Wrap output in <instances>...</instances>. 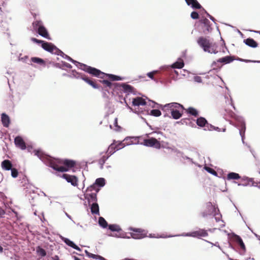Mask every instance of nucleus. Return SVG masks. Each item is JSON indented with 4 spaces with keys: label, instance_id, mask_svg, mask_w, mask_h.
<instances>
[{
    "label": "nucleus",
    "instance_id": "1",
    "mask_svg": "<svg viewBox=\"0 0 260 260\" xmlns=\"http://www.w3.org/2000/svg\"><path fill=\"white\" fill-rule=\"evenodd\" d=\"M34 152L40 159L58 172H67L76 165L73 160L52 158L40 150H35Z\"/></svg>",
    "mask_w": 260,
    "mask_h": 260
},
{
    "label": "nucleus",
    "instance_id": "2",
    "mask_svg": "<svg viewBox=\"0 0 260 260\" xmlns=\"http://www.w3.org/2000/svg\"><path fill=\"white\" fill-rule=\"evenodd\" d=\"M198 45L205 52L216 54L218 53L217 46L209 37H200L197 40Z\"/></svg>",
    "mask_w": 260,
    "mask_h": 260
},
{
    "label": "nucleus",
    "instance_id": "3",
    "mask_svg": "<svg viewBox=\"0 0 260 260\" xmlns=\"http://www.w3.org/2000/svg\"><path fill=\"white\" fill-rule=\"evenodd\" d=\"M161 109L164 111H170L173 118L178 119L182 116L184 107L177 103H171L164 105Z\"/></svg>",
    "mask_w": 260,
    "mask_h": 260
},
{
    "label": "nucleus",
    "instance_id": "4",
    "mask_svg": "<svg viewBox=\"0 0 260 260\" xmlns=\"http://www.w3.org/2000/svg\"><path fill=\"white\" fill-rule=\"evenodd\" d=\"M31 40L37 44H42V47L46 51L52 53L59 55L61 51L51 43L46 42L43 40H40L35 38H32Z\"/></svg>",
    "mask_w": 260,
    "mask_h": 260
},
{
    "label": "nucleus",
    "instance_id": "5",
    "mask_svg": "<svg viewBox=\"0 0 260 260\" xmlns=\"http://www.w3.org/2000/svg\"><path fill=\"white\" fill-rule=\"evenodd\" d=\"M98 190V189L95 188V184L91 185L86 189V192L84 194L85 198L87 199L89 203L96 202V193Z\"/></svg>",
    "mask_w": 260,
    "mask_h": 260
},
{
    "label": "nucleus",
    "instance_id": "6",
    "mask_svg": "<svg viewBox=\"0 0 260 260\" xmlns=\"http://www.w3.org/2000/svg\"><path fill=\"white\" fill-rule=\"evenodd\" d=\"M144 145L148 147H154L156 148L160 147L159 141L155 138L150 137L149 135H146V138L143 139L142 143Z\"/></svg>",
    "mask_w": 260,
    "mask_h": 260
},
{
    "label": "nucleus",
    "instance_id": "7",
    "mask_svg": "<svg viewBox=\"0 0 260 260\" xmlns=\"http://www.w3.org/2000/svg\"><path fill=\"white\" fill-rule=\"evenodd\" d=\"M84 70L89 74H90L95 77H100L102 79L106 78L105 73H103L100 70L90 66H87L86 65H84Z\"/></svg>",
    "mask_w": 260,
    "mask_h": 260
},
{
    "label": "nucleus",
    "instance_id": "8",
    "mask_svg": "<svg viewBox=\"0 0 260 260\" xmlns=\"http://www.w3.org/2000/svg\"><path fill=\"white\" fill-rule=\"evenodd\" d=\"M129 230L132 232L131 233V235L134 239H140L146 236V234L141 229L129 228Z\"/></svg>",
    "mask_w": 260,
    "mask_h": 260
},
{
    "label": "nucleus",
    "instance_id": "9",
    "mask_svg": "<svg viewBox=\"0 0 260 260\" xmlns=\"http://www.w3.org/2000/svg\"><path fill=\"white\" fill-rule=\"evenodd\" d=\"M216 212L215 207L211 202H209L206 203L205 209L201 214L203 217H207L208 215H211Z\"/></svg>",
    "mask_w": 260,
    "mask_h": 260
},
{
    "label": "nucleus",
    "instance_id": "10",
    "mask_svg": "<svg viewBox=\"0 0 260 260\" xmlns=\"http://www.w3.org/2000/svg\"><path fill=\"white\" fill-rule=\"evenodd\" d=\"M222 114L224 116V118L226 120L231 118L235 120H238V116L228 107L225 108Z\"/></svg>",
    "mask_w": 260,
    "mask_h": 260
},
{
    "label": "nucleus",
    "instance_id": "11",
    "mask_svg": "<svg viewBox=\"0 0 260 260\" xmlns=\"http://www.w3.org/2000/svg\"><path fill=\"white\" fill-rule=\"evenodd\" d=\"M62 178L66 179L68 182L71 183L72 185L74 186H77L78 179L75 176L64 174L62 175Z\"/></svg>",
    "mask_w": 260,
    "mask_h": 260
},
{
    "label": "nucleus",
    "instance_id": "12",
    "mask_svg": "<svg viewBox=\"0 0 260 260\" xmlns=\"http://www.w3.org/2000/svg\"><path fill=\"white\" fill-rule=\"evenodd\" d=\"M14 143L17 147H19L22 150L25 149L26 144L21 137L17 136L14 139Z\"/></svg>",
    "mask_w": 260,
    "mask_h": 260
},
{
    "label": "nucleus",
    "instance_id": "13",
    "mask_svg": "<svg viewBox=\"0 0 260 260\" xmlns=\"http://www.w3.org/2000/svg\"><path fill=\"white\" fill-rule=\"evenodd\" d=\"M187 236L191 237H206L208 236V233L206 231L203 229H200L199 231H194L191 233L187 234Z\"/></svg>",
    "mask_w": 260,
    "mask_h": 260
},
{
    "label": "nucleus",
    "instance_id": "14",
    "mask_svg": "<svg viewBox=\"0 0 260 260\" xmlns=\"http://www.w3.org/2000/svg\"><path fill=\"white\" fill-rule=\"evenodd\" d=\"M37 32L42 37L48 40L51 39L47 29L44 26H39Z\"/></svg>",
    "mask_w": 260,
    "mask_h": 260
},
{
    "label": "nucleus",
    "instance_id": "15",
    "mask_svg": "<svg viewBox=\"0 0 260 260\" xmlns=\"http://www.w3.org/2000/svg\"><path fill=\"white\" fill-rule=\"evenodd\" d=\"M132 104L134 106H144L146 104V102L143 98L137 97L133 99Z\"/></svg>",
    "mask_w": 260,
    "mask_h": 260
},
{
    "label": "nucleus",
    "instance_id": "16",
    "mask_svg": "<svg viewBox=\"0 0 260 260\" xmlns=\"http://www.w3.org/2000/svg\"><path fill=\"white\" fill-rule=\"evenodd\" d=\"M12 164L10 160L5 159L1 163V167L2 169L6 171H9L12 169Z\"/></svg>",
    "mask_w": 260,
    "mask_h": 260
},
{
    "label": "nucleus",
    "instance_id": "17",
    "mask_svg": "<svg viewBox=\"0 0 260 260\" xmlns=\"http://www.w3.org/2000/svg\"><path fill=\"white\" fill-rule=\"evenodd\" d=\"M82 79L85 82L88 83L89 85L91 86L93 88L98 89L100 88V86L92 80L89 79L86 76H82L81 77Z\"/></svg>",
    "mask_w": 260,
    "mask_h": 260
},
{
    "label": "nucleus",
    "instance_id": "18",
    "mask_svg": "<svg viewBox=\"0 0 260 260\" xmlns=\"http://www.w3.org/2000/svg\"><path fill=\"white\" fill-rule=\"evenodd\" d=\"M233 239L235 242L238 243L242 249H245V246L241 238L236 234L233 235Z\"/></svg>",
    "mask_w": 260,
    "mask_h": 260
},
{
    "label": "nucleus",
    "instance_id": "19",
    "mask_svg": "<svg viewBox=\"0 0 260 260\" xmlns=\"http://www.w3.org/2000/svg\"><path fill=\"white\" fill-rule=\"evenodd\" d=\"M1 120L3 126L5 127H8L10 123L9 117L5 113H3L1 115Z\"/></svg>",
    "mask_w": 260,
    "mask_h": 260
},
{
    "label": "nucleus",
    "instance_id": "20",
    "mask_svg": "<svg viewBox=\"0 0 260 260\" xmlns=\"http://www.w3.org/2000/svg\"><path fill=\"white\" fill-rule=\"evenodd\" d=\"M234 56H226L222 58H219L217 61L218 62L223 63L225 64L229 63L235 60Z\"/></svg>",
    "mask_w": 260,
    "mask_h": 260
},
{
    "label": "nucleus",
    "instance_id": "21",
    "mask_svg": "<svg viewBox=\"0 0 260 260\" xmlns=\"http://www.w3.org/2000/svg\"><path fill=\"white\" fill-rule=\"evenodd\" d=\"M244 42L246 45L252 48H256L258 46L257 42L252 38L245 39Z\"/></svg>",
    "mask_w": 260,
    "mask_h": 260
},
{
    "label": "nucleus",
    "instance_id": "22",
    "mask_svg": "<svg viewBox=\"0 0 260 260\" xmlns=\"http://www.w3.org/2000/svg\"><path fill=\"white\" fill-rule=\"evenodd\" d=\"M188 5H191L193 9H199L202 6L197 0H185Z\"/></svg>",
    "mask_w": 260,
    "mask_h": 260
},
{
    "label": "nucleus",
    "instance_id": "23",
    "mask_svg": "<svg viewBox=\"0 0 260 260\" xmlns=\"http://www.w3.org/2000/svg\"><path fill=\"white\" fill-rule=\"evenodd\" d=\"M63 241L67 245L72 247L73 248L76 249L80 251L81 250V249L78 246H77L76 244H75L73 242H72L69 239L64 238L63 239Z\"/></svg>",
    "mask_w": 260,
    "mask_h": 260
},
{
    "label": "nucleus",
    "instance_id": "24",
    "mask_svg": "<svg viewBox=\"0 0 260 260\" xmlns=\"http://www.w3.org/2000/svg\"><path fill=\"white\" fill-rule=\"evenodd\" d=\"M184 110H185L187 114H189L194 117H197L199 115V112L197 110L193 107H189L187 109L184 108Z\"/></svg>",
    "mask_w": 260,
    "mask_h": 260
},
{
    "label": "nucleus",
    "instance_id": "25",
    "mask_svg": "<svg viewBox=\"0 0 260 260\" xmlns=\"http://www.w3.org/2000/svg\"><path fill=\"white\" fill-rule=\"evenodd\" d=\"M116 151H117L116 148V140H114L113 143L109 146L106 153H108L111 155Z\"/></svg>",
    "mask_w": 260,
    "mask_h": 260
},
{
    "label": "nucleus",
    "instance_id": "26",
    "mask_svg": "<svg viewBox=\"0 0 260 260\" xmlns=\"http://www.w3.org/2000/svg\"><path fill=\"white\" fill-rule=\"evenodd\" d=\"M121 86L125 92L132 93L134 91V88L129 85L122 83Z\"/></svg>",
    "mask_w": 260,
    "mask_h": 260
},
{
    "label": "nucleus",
    "instance_id": "27",
    "mask_svg": "<svg viewBox=\"0 0 260 260\" xmlns=\"http://www.w3.org/2000/svg\"><path fill=\"white\" fill-rule=\"evenodd\" d=\"M197 124L200 127H204L206 126L208 122L205 118L200 117L197 119Z\"/></svg>",
    "mask_w": 260,
    "mask_h": 260
},
{
    "label": "nucleus",
    "instance_id": "28",
    "mask_svg": "<svg viewBox=\"0 0 260 260\" xmlns=\"http://www.w3.org/2000/svg\"><path fill=\"white\" fill-rule=\"evenodd\" d=\"M85 253L87 256L89 258H92L93 259L100 260H107L104 257H102L101 255L92 254L91 253L89 252L87 250H85Z\"/></svg>",
    "mask_w": 260,
    "mask_h": 260
},
{
    "label": "nucleus",
    "instance_id": "29",
    "mask_svg": "<svg viewBox=\"0 0 260 260\" xmlns=\"http://www.w3.org/2000/svg\"><path fill=\"white\" fill-rule=\"evenodd\" d=\"M85 253L87 256L89 258H92L93 259L100 260H107L104 257H102L101 255L92 254L91 253L89 252L87 250H85Z\"/></svg>",
    "mask_w": 260,
    "mask_h": 260
},
{
    "label": "nucleus",
    "instance_id": "30",
    "mask_svg": "<svg viewBox=\"0 0 260 260\" xmlns=\"http://www.w3.org/2000/svg\"><path fill=\"white\" fill-rule=\"evenodd\" d=\"M91 212L92 214H100L99 207L96 203H93L91 206Z\"/></svg>",
    "mask_w": 260,
    "mask_h": 260
},
{
    "label": "nucleus",
    "instance_id": "31",
    "mask_svg": "<svg viewBox=\"0 0 260 260\" xmlns=\"http://www.w3.org/2000/svg\"><path fill=\"white\" fill-rule=\"evenodd\" d=\"M245 130H246L245 123L243 121L241 122L240 128H239V133H240V134L241 137L242 138V139L244 137Z\"/></svg>",
    "mask_w": 260,
    "mask_h": 260
},
{
    "label": "nucleus",
    "instance_id": "32",
    "mask_svg": "<svg viewBox=\"0 0 260 260\" xmlns=\"http://www.w3.org/2000/svg\"><path fill=\"white\" fill-rule=\"evenodd\" d=\"M110 155L107 153V154L103 155L102 157L99 160V163L101 165V168H103V166L105 163L106 160L109 158Z\"/></svg>",
    "mask_w": 260,
    "mask_h": 260
},
{
    "label": "nucleus",
    "instance_id": "33",
    "mask_svg": "<svg viewBox=\"0 0 260 260\" xmlns=\"http://www.w3.org/2000/svg\"><path fill=\"white\" fill-rule=\"evenodd\" d=\"M240 178V175L234 172L230 173L228 174L227 179L228 180H236Z\"/></svg>",
    "mask_w": 260,
    "mask_h": 260
},
{
    "label": "nucleus",
    "instance_id": "34",
    "mask_svg": "<svg viewBox=\"0 0 260 260\" xmlns=\"http://www.w3.org/2000/svg\"><path fill=\"white\" fill-rule=\"evenodd\" d=\"M31 60L32 62H33L34 63H36L40 65H43V66L45 65V61L43 59H42V58H40L39 57H32L31 58Z\"/></svg>",
    "mask_w": 260,
    "mask_h": 260
},
{
    "label": "nucleus",
    "instance_id": "35",
    "mask_svg": "<svg viewBox=\"0 0 260 260\" xmlns=\"http://www.w3.org/2000/svg\"><path fill=\"white\" fill-rule=\"evenodd\" d=\"M184 62L182 60H181L180 61H176L175 63H174L172 66V68L173 69H181L184 67Z\"/></svg>",
    "mask_w": 260,
    "mask_h": 260
},
{
    "label": "nucleus",
    "instance_id": "36",
    "mask_svg": "<svg viewBox=\"0 0 260 260\" xmlns=\"http://www.w3.org/2000/svg\"><path fill=\"white\" fill-rule=\"evenodd\" d=\"M105 75L106 78L108 77V78L112 81H119L122 79L120 77L114 75L108 74H105Z\"/></svg>",
    "mask_w": 260,
    "mask_h": 260
},
{
    "label": "nucleus",
    "instance_id": "37",
    "mask_svg": "<svg viewBox=\"0 0 260 260\" xmlns=\"http://www.w3.org/2000/svg\"><path fill=\"white\" fill-rule=\"evenodd\" d=\"M99 223L100 225L103 227V228H106L108 226L107 222L103 217H99Z\"/></svg>",
    "mask_w": 260,
    "mask_h": 260
},
{
    "label": "nucleus",
    "instance_id": "38",
    "mask_svg": "<svg viewBox=\"0 0 260 260\" xmlns=\"http://www.w3.org/2000/svg\"><path fill=\"white\" fill-rule=\"evenodd\" d=\"M105 184V180L103 178H99L96 179L95 182L94 184H95V187L96 185H99L100 186H103Z\"/></svg>",
    "mask_w": 260,
    "mask_h": 260
},
{
    "label": "nucleus",
    "instance_id": "39",
    "mask_svg": "<svg viewBox=\"0 0 260 260\" xmlns=\"http://www.w3.org/2000/svg\"><path fill=\"white\" fill-rule=\"evenodd\" d=\"M36 251L38 254L42 257L45 256L46 255V251L40 246L37 247Z\"/></svg>",
    "mask_w": 260,
    "mask_h": 260
},
{
    "label": "nucleus",
    "instance_id": "40",
    "mask_svg": "<svg viewBox=\"0 0 260 260\" xmlns=\"http://www.w3.org/2000/svg\"><path fill=\"white\" fill-rule=\"evenodd\" d=\"M109 229L111 231L118 232L121 230L120 228L117 224H110L108 226Z\"/></svg>",
    "mask_w": 260,
    "mask_h": 260
},
{
    "label": "nucleus",
    "instance_id": "41",
    "mask_svg": "<svg viewBox=\"0 0 260 260\" xmlns=\"http://www.w3.org/2000/svg\"><path fill=\"white\" fill-rule=\"evenodd\" d=\"M161 112L158 109H153L150 111V114L153 116L158 117L161 115Z\"/></svg>",
    "mask_w": 260,
    "mask_h": 260
},
{
    "label": "nucleus",
    "instance_id": "42",
    "mask_svg": "<svg viewBox=\"0 0 260 260\" xmlns=\"http://www.w3.org/2000/svg\"><path fill=\"white\" fill-rule=\"evenodd\" d=\"M125 146L124 143L122 141H116V148L117 150H118Z\"/></svg>",
    "mask_w": 260,
    "mask_h": 260
},
{
    "label": "nucleus",
    "instance_id": "43",
    "mask_svg": "<svg viewBox=\"0 0 260 260\" xmlns=\"http://www.w3.org/2000/svg\"><path fill=\"white\" fill-rule=\"evenodd\" d=\"M204 169L210 174L214 176H217V173L213 169L206 166L204 167Z\"/></svg>",
    "mask_w": 260,
    "mask_h": 260
},
{
    "label": "nucleus",
    "instance_id": "44",
    "mask_svg": "<svg viewBox=\"0 0 260 260\" xmlns=\"http://www.w3.org/2000/svg\"><path fill=\"white\" fill-rule=\"evenodd\" d=\"M11 170V176L13 178H16L18 175V170L15 168H13Z\"/></svg>",
    "mask_w": 260,
    "mask_h": 260
},
{
    "label": "nucleus",
    "instance_id": "45",
    "mask_svg": "<svg viewBox=\"0 0 260 260\" xmlns=\"http://www.w3.org/2000/svg\"><path fill=\"white\" fill-rule=\"evenodd\" d=\"M201 22L204 23L206 26H207V29L208 31H209V28H210V26H209V23H210V21L208 19H207V18H204L203 19V20H201Z\"/></svg>",
    "mask_w": 260,
    "mask_h": 260
},
{
    "label": "nucleus",
    "instance_id": "46",
    "mask_svg": "<svg viewBox=\"0 0 260 260\" xmlns=\"http://www.w3.org/2000/svg\"><path fill=\"white\" fill-rule=\"evenodd\" d=\"M101 83L105 85L106 86L111 88L112 86V83L107 80H103L100 81Z\"/></svg>",
    "mask_w": 260,
    "mask_h": 260
},
{
    "label": "nucleus",
    "instance_id": "47",
    "mask_svg": "<svg viewBox=\"0 0 260 260\" xmlns=\"http://www.w3.org/2000/svg\"><path fill=\"white\" fill-rule=\"evenodd\" d=\"M158 72V71H153L151 72L148 73L147 75L151 79H154V76Z\"/></svg>",
    "mask_w": 260,
    "mask_h": 260
},
{
    "label": "nucleus",
    "instance_id": "48",
    "mask_svg": "<svg viewBox=\"0 0 260 260\" xmlns=\"http://www.w3.org/2000/svg\"><path fill=\"white\" fill-rule=\"evenodd\" d=\"M32 25L34 28H37L39 27V26H43L42 25V22L41 21L37 20L32 23Z\"/></svg>",
    "mask_w": 260,
    "mask_h": 260
},
{
    "label": "nucleus",
    "instance_id": "49",
    "mask_svg": "<svg viewBox=\"0 0 260 260\" xmlns=\"http://www.w3.org/2000/svg\"><path fill=\"white\" fill-rule=\"evenodd\" d=\"M191 17L193 19H197L199 18V14L195 11L192 12L190 15Z\"/></svg>",
    "mask_w": 260,
    "mask_h": 260
},
{
    "label": "nucleus",
    "instance_id": "50",
    "mask_svg": "<svg viewBox=\"0 0 260 260\" xmlns=\"http://www.w3.org/2000/svg\"><path fill=\"white\" fill-rule=\"evenodd\" d=\"M239 60L241 61H243V62H260V61H255V60H248V59H242V58H238Z\"/></svg>",
    "mask_w": 260,
    "mask_h": 260
},
{
    "label": "nucleus",
    "instance_id": "51",
    "mask_svg": "<svg viewBox=\"0 0 260 260\" xmlns=\"http://www.w3.org/2000/svg\"><path fill=\"white\" fill-rule=\"evenodd\" d=\"M207 127V129L209 131H213L215 128V126L210 124H209L208 123V124H206V126Z\"/></svg>",
    "mask_w": 260,
    "mask_h": 260
},
{
    "label": "nucleus",
    "instance_id": "52",
    "mask_svg": "<svg viewBox=\"0 0 260 260\" xmlns=\"http://www.w3.org/2000/svg\"><path fill=\"white\" fill-rule=\"evenodd\" d=\"M194 80L198 83L202 82V78L200 76H196L194 77Z\"/></svg>",
    "mask_w": 260,
    "mask_h": 260
},
{
    "label": "nucleus",
    "instance_id": "53",
    "mask_svg": "<svg viewBox=\"0 0 260 260\" xmlns=\"http://www.w3.org/2000/svg\"><path fill=\"white\" fill-rule=\"evenodd\" d=\"M215 131H218V132H225L226 131V127L224 126V127H222L221 128H219L218 127L215 126L214 129Z\"/></svg>",
    "mask_w": 260,
    "mask_h": 260
},
{
    "label": "nucleus",
    "instance_id": "54",
    "mask_svg": "<svg viewBox=\"0 0 260 260\" xmlns=\"http://www.w3.org/2000/svg\"><path fill=\"white\" fill-rule=\"evenodd\" d=\"M5 214V211L3 209H2V208H0V216L2 217Z\"/></svg>",
    "mask_w": 260,
    "mask_h": 260
},
{
    "label": "nucleus",
    "instance_id": "55",
    "mask_svg": "<svg viewBox=\"0 0 260 260\" xmlns=\"http://www.w3.org/2000/svg\"><path fill=\"white\" fill-rule=\"evenodd\" d=\"M117 121H118L117 120V118H115L114 124L116 127L118 126V122H117Z\"/></svg>",
    "mask_w": 260,
    "mask_h": 260
},
{
    "label": "nucleus",
    "instance_id": "56",
    "mask_svg": "<svg viewBox=\"0 0 260 260\" xmlns=\"http://www.w3.org/2000/svg\"><path fill=\"white\" fill-rule=\"evenodd\" d=\"M207 16L210 18V19H211L213 21H214L215 20V19L213 17H212V16H211L210 14H209L208 13H207Z\"/></svg>",
    "mask_w": 260,
    "mask_h": 260
},
{
    "label": "nucleus",
    "instance_id": "57",
    "mask_svg": "<svg viewBox=\"0 0 260 260\" xmlns=\"http://www.w3.org/2000/svg\"><path fill=\"white\" fill-rule=\"evenodd\" d=\"M52 258L53 259V260H60L59 257L57 255H55Z\"/></svg>",
    "mask_w": 260,
    "mask_h": 260
},
{
    "label": "nucleus",
    "instance_id": "58",
    "mask_svg": "<svg viewBox=\"0 0 260 260\" xmlns=\"http://www.w3.org/2000/svg\"><path fill=\"white\" fill-rule=\"evenodd\" d=\"M128 109H129L131 111H133V112H136V109H133L132 108H131V107H129V106H128Z\"/></svg>",
    "mask_w": 260,
    "mask_h": 260
},
{
    "label": "nucleus",
    "instance_id": "59",
    "mask_svg": "<svg viewBox=\"0 0 260 260\" xmlns=\"http://www.w3.org/2000/svg\"><path fill=\"white\" fill-rule=\"evenodd\" d=\"M3 252V248L0 245V253H2Z\"/></svg>",
    "mask_w": 260,
    "mask_h": 260
},
{
    "label": "nucleus",
    "instance_id": "60",
    "mask_svg": "<svg viewBox=\"0 0 260 260\" xmlns=\"http://www.w3.org/2000/svg\"><path fill=\"white\" fill-rule=\"evenodd\" d=\"M74 259L75 260H81L80 259H79L78 257H77L76 256L74 257Z\"/></svg>",
    "mask_w": 260,
    "mask_h": 260
},
{
    "label": "nucleus",
    "instance_id": "61",
    "mask_svg": "<svg viewBox=\"0 0 260 260\" xmlns=\"http://www.w3.org/2000/svg\"><path fill=\"white\" fill-rule=\"evenodd\" d=\"M248 181L249 182H253V179L252 178H249L248 179Z\"/></svg>",
    "mask_w": 260,
    "mask_h": 260
},
{
    "label": "nucleus",
    "instance_id": "62",
    "mask_svg": "<svg viewBox=\"0 0 260 260\" xmlns=\"http://www.w3.org/2000/svg\"><path fill=\"white\" fill-rule=\"evenodd\" d=\"M70 60H71L72 61H74V60H73L72 58H70Z\"/></svg>",
    "mask_w": 260,
    "mask_h": 260
},
{
    "label": "nucleus",
    "instance_id": "63",
    "mask_svg": "<svg viewBox=\"0 0 260 260\" xmlns=\"http://www.w3.org/2000/svg\"><path fill=\"white\" fill-rule=\"evenodd\" d=\"M215 219H216V221H217V219H218V218L215 217Z\"/></svg>",
    "mask_w": 260,
    "mask_h": 260
},
{
    "label": "nucleus",
    "instance_id": "64",
    "mask_svg": "<svg viewBox=\"0 0 260 260\" xmlns=\"http://www.w3.org/2000/svg\"><path fill=\"white\" fill-rule=\"evenodd\" d=\"M215 219H216V221H217V219H218V218L215 217Z\"/></svg>",
    "mask_w": 260,
    "mask_h": 260
}]
</instances>
